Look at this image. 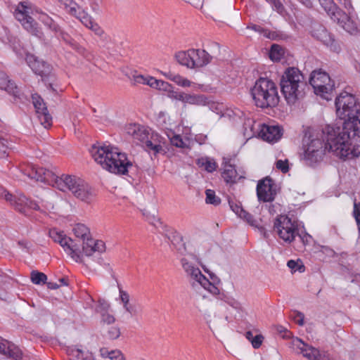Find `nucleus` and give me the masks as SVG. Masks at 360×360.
I'll use <instances>...</instances> for the list:
<instances>
[{
	"mask_svg": "<svg viewBox=\"0 0 360 360\" xmlns=\"http://www.w3.org/2000/svg\"><path fill=\"white\" fill-rule=\"evenodd\" d=\"M21 169L31 179L46 183L65 193L70 192L85 203L90 204L94 200L95 193L91 187L77 176L65 174L59 176L52 170L34 165H28Z\"/></svg>",
	"mask_w": 360,
	"mask_h": 360,
	"instance_id": "f257e3e1",
	"label": "nucleus"
},
{
	"mask_svg": "<svg viewBox=\"0 0 360 360\" xmlns=\"http://www.w3.org/2000/svg\"><path fill=\"white\" fill-rule=\"evenodd\" d=\"M343 127L327 125L324 132L327 146L340 159H352L360 155V146H352L351 139L360 137V112L344 120Z\"/></svg>",
	"mask_w": 360,
	"mask_h": 360,
	"instance_id": "f03ea898",
	"label": "nucleus"
},
{
	"mask_svg": "<svg viewBox=\"0 0 360 360\" xmlns=\"http://www.w3.org/2000/svg\"><path fill=\"white\" fill-rule=\"evenodd\" d=\"M15 19L30 34L38 38L43 37V32L33 16L54 32L60 31L58 24L46 13L33 10L32 5L27 1L20 2L13 12Z\"/></svg>",
	"mask_w": 360,
	"mask_h": 360,
	"instance_id": "7ed1b4c3",
	"label": "nucleus"
},
{
	"mask_svg": "<svg viewBox=\"0 0 360 360\" xmlns=\"http://www.w3.org/2000/svg\"><path fill=\"white\" fill-rule=\"evenodd\" d=\"M90 153L104 169L116 174H126L132 162L127 155L112 145L93 146Z\"/></svg>",
	"mask_w": 360,
	"mask_h": 360,
	"instance_id": "20e7f679",
	"label": "nucleus"
},
{
	"mask_svg": "<svg viewBox=\"0 0 360 360\" xmlns=\"http://www.w3.org/2000/svg\"><path fill=\"white\" fill-rule=\"evenodd\" d=\"M324 131L325 127L322 130H309L303 139V155L308 164L320 161L326 151L333 153L327 146V135Z\"/></svg>",
	"mask_w": 360,
	"mask_h": 360,
	"instance_id": "39448f33",
	"label": "nucleus"
},
{
	"mask_svg": "<svg viewBox=\"0 0 360 360\" xmlns=\"http://www.w3.org/2000/svg\"><path fill=\"white\" fill-rule=\"evenodd\" d=\"M250 95L255 105L261 108H274L279 103L277 86L268 78L258 79L250 89Z\"/></svg>",
	"mask_w": 360,
	"mask_h": 360,
	"instance_id": "423d86ee",
	"label": "nucleus"
},
{
	"mask_svg": "<svg viewBox=\"0 0 360 360\" xmlns=\"http://www.w3.org/2000/svg\"><path fill=\"white\" fill-rule=\"evenodd\" d=\"M304 76L295 68H288L281 80V91L288 104H294L304 95Z\"/></svg>",
	"mask_w": 360,
	"mask_h": 360,
	"instance_id": "0eeeda50",
	"label": "nucleus"
},
{
	"mask_svg": "<svg viewBox=\"0 0 360 360\" xmlns=\"http://www.w3.org/2000/svg\"><path fill=\"white\" fill-rule=\"evenodd\" d=\"M309 83L316 95L327 101L331 100L335 84L328 73L321 70L313 71L311 74Z\"/></svg>",
	"mask_w": 360,
	"mask_h": 360,
	"instance_id": "6e6552de",
	"label": "nucleus"
},
{
	"mask_svg": "<svg viewBox=\"0 0 360 360\" xmlns=\"http://www.w3.org/2000/svg\"><path fill=\"white\" fill-rule=\"evenodd\" d=\"M336 115L341 120L360 113V105L354 95L343 91L335 99Z\"/></svg>",
	"mask_w": 360,
	"mask_h": 360,
	"instance_id": "1a4fd4ad",
	"label": "nucleus"
},
{
	"mask_svg": "<svg viewBox=\"0 0 360 360\" xmlns=\"http://www.w3.org/2000/svg\"><path fill=\"white\" fill-rule=\"evenodd\" d=\"M274 229L278 237L287 243L293 241L298 234L297 223L286 215L277 217L274 221Z\"/></svg>",
	"mask_w": 360,
	"mask_h": 360,
	"instance_id": "9d476101",
	"label": "nucleus"
},
{
	"mask_svg": "<svg viewBox=\"0 0 360 360\" xmlns=\"http://www.w3.org/2000/svg\"><path fill=\"white\" fill-rule=\"evenodd\" d=\"M50 237L58 243L70 257L76 262H82V251L75 241L68 237L63 231L56 229L49 231Z\"/></svg>",
	"mask_w": 360,
	"mask_h": 360,
	"instance_id": "9b49d317",
	"label": "nucleus"
},
{
	"mask_svg": "<svg viewBox=\"0 0 360 360\" xmlns=\"http://www.w3.org/2000/svg\"><path fill=\"white\" fill-rule=\"evenodd\" d=\"M193 261H195L206 273L210 274L213 282H216L217 281L218 282L219 281L214 274H210L209 270L203 264L202 259L193 254L186 255L181 259V266L188 278L195 273H198V271L200 270V269L193 264Z\"/></svg>",
	"mask_w": 360,
	"mask_h": 360,
	"instance_id": "f8f14e48",
	"label": "nucleus"
},
{
	"mask_svg": "<svg viewBox=\"0 0 360 360\" xmlns=\"http://www.w3.org/2000/svg\"><path fill=\"white\" fill-rule=\"evenodd\" d=\"M148 134L142 147L154 155L165 153L166 139L151 129H149Z\"/></svg>",
	"mask_w": 360,
	"mask_h": 360,
	"instance_id": "ddd939ff",
	"label": "nucleus"
},
{
	"mask_svg": "<svg viewBox=\"0 0 360 360\" xmlns=\"http://www.w3.org/2000/svg\"><path fill=\"white\" fill-rule=\"evenodd\" d=\"M158 72L164 76L166 79L173 82L177 86L182 88H192L195 91H206V87L202 84L194 82L188 78L181 75L179 73L172 72H163L158 70Z\"/></svg>",
	"mask_w": 360,
	"mask_h": 360,
	"instance_id": "4468645a",
	"label": "nucleus"
},
{
	"mask_svg": "<svg viewBox=\"0 0 360 360\" xmlns=\"http://www.w3.org/2000/svg\"><path fill=\"white\" fill-rule=\"evenodd\" d=\"M312 35L329 47L330 51L333 52L340 51L339 44L323 25H315L312 30Z\"/></svg>",
	"mask_w": 360,
	"mask_h": 360,
	"instance_id": "2eb2a0df",
	"label": "nucleus"
},
{
	"mask_svg": "<svg viewBox=\"0 0 360 360\" xmlns=\"http://www.w3.org/2000/svg\"><path fill=\"white\" fill-rule=\"evenodd\" d=\"M63 5L65 11L70 15L78 18L80 22L88 27L94 21L90 15L72 0H59Z\"/></svg>",
	"mask_w": 360,
	"mask_h": 360,
	"instance_id": "dca6fc26",
	"label": "nucleus"
},
{
	"mask_svg": "<svg viewBox=\"0 0 360 360\" xmlns=\"http://www.w3.org/2000/svg\"><path fill=\"white\" fill-rule=\"evenodd\" d=\"M33 105L36 109L37 117L44 128H49L52 125V117L49 113L47 108L43 99L37 94L32 96Z\"/></svg>",
	"mask_w": 360,
	"mask_h": 360,
	"instance_id": "f3484780",
	"label": "nucleus"
},
{
	"mask_svg": "<svg viewBox=\"0 0 360 360\" xmlns=\"http://www.w3.org/2000/svg\"><path fill=\"white\" fill-rule=\"evenodd\" d=\"M149 129L150 128L138 124H129L124 128L126 134L134 143L141 146L149 134Z\"/></svg>",
	"mask_w": 360,
	"mask_h": 360,
	"instance_id": "a211bd4d",
	"label": "nucleus"
},
{
	"mask_svg": "<svg viewBox=\"0 0 360 360\" xmlns=\"http://www.w3.org/2000/svg\"><path fill=\"white\" fill-rule=\"evenodd\" d=\"M292 346L297 353L308 360H316L320 355V351L317 348L305 343L298 338L292 339Z\"/></svg>",
	"mask_w": 360,
	"mask_h": 360,
	"instance_id": "6ab92c4d",
	"label": "nucleus"
},
{
	"mask_svg": "<svg viewBox=\"0 0 360 360\" xmlns=\"http://www.w3.org/2000/svg\"><path fill=\"white\" fill-rule=\"evenodd\" d=\"M259 136L269 143L278 141L283 135V129L278 125L262 124L260 127Z\"/></svg>",
	"mask_w": 360,
	"mask_h": 360,
	"instance_id": "aec40b11",
	"label": "nucleus"
},
{
	"mask_svg": "<svg viewBox=\"0 0 360 360\" xmlns=\"http://www.w3.org/2000/svg\"><path fill=\"white\" fill-rule=\"evenodd\" d=\"M257 194L259 200L264 202L272 201L275 194L273 190L272 180L265 178L259 181L257 186Z\"/></svg>",
	"mask_w": 360,
	"mask_h": 360,
	"instance_id": "412c9836",
	"label": "nucleus"
},
{
	"mask_svg": "<svg viewBox=\"0 0 360 360\" xmlns=\"http://www.w3.org/2000/svg\"><path fill=\"white\" fill-rule=\"evenodd\" d=\"M25 60L35 74L44 77L51 73V67L46 62L39 60L35 56L27 54Z\"/></svg>",
	"mask_w": 360,
	"mask_h": 360,
	"instance_id": "4be33fe9",
	"label": "nucleus"
},
{
	"mask_svg": "<svg viewBox=\"0 0 360 360\" xmlns=\"http://www.w3.org/2000/svg\"><path fill=\"white\" fill-rule=\"evenodd\" d=\"M0 199H4L9 202L16 210L22 212L25 210V206L22 205L21 202L26 200V197L22 194L18 193L17 195H13L10 193L5 188L0 185Z\"/></svg>",
	"mask_w": 360,
	"mask_h": 360,
	"instance_id": "5701e85b",
	"label": "nucleus"
},
{
	"mask_svg": "<svg viewBox=\"0 0 360 360\" xmlns=\"http://www.w3.org/2000/svg\"><path fill=\"white\" fill-rule=\"evenodd\" d=\"M192 69L203 68L211 63L212 56L206 51L200 49H191Z\"/></svg>",
	"mask_w": 360,
	"mask_h": 360,
	"instance_id": "b1692460",
	"label": "nucleus"
},
{
	"mask_svg": "<svg viewBox=\"0 0 360 360\" xmlns=\"http://www.w3.org/2000/svg\"><path fill=\"white\" fill-rule=\"evenodd\" d=\"M181 102L184 105H191L195 106H205L209 103L207 96L204 94H191L182 91Z\"/></svg>",
	"mask_w": 360,
	"mask_h": 360,
	"instance_id": "393cba45",
	"label": "nucleus"
},
{
	"mask_svg": "<svg viewBox=\"0 0 360 360\" xmlns=\"http://www.w3.org/2000/svg\"><path fill=\"white\" fill-rule=\"evenodd\" d=\"M82 251V261L83 256H91L94 252H103L105 251V243L101 240H94L91 237L86 242L85 245H82L80 248Z\"/></svg>",
	"mask_w": 360,
	"mask_h": 360,
	"instance_id": "a878e982",
	"label": "nucleus"
},
{
	"mask_svg": "<svg viewBox=\"0 0 360 360\" xmlns=\"http://www.w3.org/2000/svg\"><path fill=\"white\" fill-rule=\"evenodd\" d=\"M0 353L14 360H21L22 354L20 349L0 337Z\"/></svg>",
	"mask_w": 360,
	"mask_h": 360,
	"instance_id": "bb28decb",
	"label": "nucleus"
},
{
	"mask_svg": "<svg viewBox=\"0 0 360 360\" xmlns=\"http://www.w3.org/2000/svg\"><path fill=\"white\" fill-rule=\"evenodd\" d=\"M72 231L75 236L81 242V244H78L79 248H82V245H85L86 242H88L89 239L91 237L89 228L83 224H75Z\"/></svg>",
	"mask_w": 360,
	"mask_h": 360,
	"instance_id": "cd10ccee",
	"label": "nucleus"
},
{
	"mask_svg": "<svg viewBox=\"0 0 360 360\" xmlns=\"http://www.w3.org/2000/svg\"><path fill=\"white\" fill-rule=\"evenodd\" d=\"M221 176L224 180L228 184L235 183L237 179L241 177L238 176L234 166L228 162H225L223 165V172Z\"/></svg>",
	"mask_w": 360,
	"mask_h": 360,
	"instance_id": "c85d7f7f",
	"label": "nucleus"
},
{
	"mask_svg": "<svg viewBox=\"0 0 360 360\" xmlns=\"http://www.w3.org/2000/svg\"><path fill=\"white\" fill-rule=\"evenodd\" d=\"M175 59L176 62L186 67L188 69L192 70V53L191 49H188L187 51H181L175 54Z\"/></svg>",
	"mask_w": 360,
	"mask_h": 360,
	"instance_id": "c756f323",
	"label": "nucleus"
},
{
	"mask_svg": "<svg viewBox=\"0 0 360 360\" xmlns=\"http://www.w3.org/2000/svg\"><path fill=\"white\" fill-rule=\"evenodd\" d=\"M0 89L5 90L8 94L15 95L17 86L11 81L5 72L0 70Z\"/></svg>",
	"mask_w": 360,
	"mask_h": 360,
	"instance_id": "7c9ffc66",
	"label": "nucleus"
},
{
	"mask_svg": "<svg viewBox=\"0 0 360 360\" xmlns=\"http://www.w3.org/2000/svg\"><path fill=\"white\" fill-rule=\"evenodd\" d=\"M230 207L231 210L240 218L244 219L250 224H253L254 219L253 217L247 212L240 205L235 202H229Z\"/></svg>",
	"mask_w": 360,
	"mask_h": 360,
	"instance_id": "2f4dec72",
	"label": "nucleus"
},
{
	"mask_svg": "<svg viewBox=\"0 0 360 360\" xmlns=\"http://www.w3.org/2000/svg\"><path fill=\"white\" fill-rule=\"evenodd\" d=\"M103 358H108L110 360H125L124 355L119 349L109 351L107 348L103 347L99 350Z\"/></svg>",
	"mask_w": 360,
	"mask_h": 360,
	"instance_id": "473e14b6",
	"label": "nucleus"
},
{
	"mask_svg": "<svg viewBox=\"0 0 360 360\" xmlns=\"http://www.w3.org/2000/svg\"><path fill=\"white\" fill-rule=\"evenodd\" d=\"M197 165L208 172L215 171L217 167L216 162L213 159L207 157L199 158L197 160Z\"/></svg>",
	"mask_w": 360,
	"mask_h": 360,
	"instance_id": "72a5a7b5",
	"label": "nucleus"
},
{
	"mask_svg": "<svg viewBox=\"0 0 360 360\" xmlns=\"http://www.w3.org/2000/svg\"><path fill=\"white\" fill-rule=\"evenodd\" d=\"M285 54V50L278 44H273L270 49L269 56L272 61H280Z\"/></svg>",
	"mask_w": 360,
	"mask_h": 360,
	"instance_id": "f704fd0d",
	"label": "nucleus"
},
{
	"mask_svg": "<svg viewBox=\"0 0 360 360\" xmlns=\"http://www.w3.org/2000/svg\"><path fill=\"white\" fill-rule=\"evenodd\" d=\"M171 85L172 84L168 82L164 81L162 79H158L153 77L150 87L165 94Z\"/></svg>",
	"mask_w": 360,
	"mask_h": 360,
	"instance_id": "c9c22d12",
	"label": "nucleus"
},
{
	"mask_svg": "<svg viewBox=\"0 0 360 360\" xmlns=\"http://www.w3.org/2000/svg\"><path fill=\"white\" fill-rule=\"evenodd\" d=\"M152 78V76L144 75L135 72L132 74L131 79L135 84H143L150 86Z\"/></svg>",
	"mask_w": 360,
	"mask_h": 360,
	"instance_id": "e433bc0d",
	"label": "nucleus"
},
{
	"mask_svg": "<svg viewBox=\"0 0 360 360\" xmlns=\"http://www.w3.org/2000/svg\"><path fill=\"white\" fill-rule=\"evenodd\" d=\"M330 18L338 24L342 23L345 19H347L348 15L340 10L338 6L335 7L331 13L328 15Z\"/></svg>",
	"mask_w": 360,
	"mask_h": 360,
	"instance_id": "4c0bfd02",
	"label": "nucleus"
},
{
	"mask_svg": "<svg viewBox=\"0 0 360 360\" xmlns=\"http://www.w3.org/2000/svg\"><path fill=\"white\" fill-rule=\"evenodd\" d=\"M205 202L207 204L217 206L221 203V199L216 195L214 191L212 189H207L205 191Z\"/></svg>",
	"mask_w": 360,
	"mask_h": 360,
	"instance_id": "58836bf2",
	"label": "nucleus"
},
{
	"mask_svg": "<svg viewBox=\"0 0 360 360\" xmlns=\"http://www.w3.org/2000/svg\"><path fill=\"white\" fill-rule=\"evenodd\" d=\"M340 25L347 32L353 34L356 32L357 26L356 22L351 19V18L348 15L347 19H345L342 23H340Z\"/></svg>",
	"mask_w": 360,
	"mask_h": 360,
	"instance_id": "ea45409f",
	"label": "nucleus"
},
{
	"mask_svg": "<svg viewBox=\"0 0 360 360\" xmlns=\"http://www.w3.org/2000/svg\"><path fill=\"white\" fill-rule=\"evenodd\" d=\"M69 360H91V357L85 354L83 351L79 349H72L69 354Z\"/></svg>",
	"mask_w": 360,
	"mask_h": 360,
	"instance_id": "a19ab883",
	"label": "nucleus"
},
{
	"mask_svg": "<svg viewBox=\"0 0 360 360\" xmlns=\"http://www.w3.org/2000/svg\"><path fill=\"white\" fill-rule=\"evenodd\" d=\"M200 286L214 295L219 294L220 290L219 288L214 283L210 282L207 278L202 283Z\"/></svg>",
	"mask_w": 360,
	"mask_h": 360,
	"instance_id": "79ce46f5",
	"label": "nucleus"
},
{
	"mask_svg": "<svg viewBox=\"0 0 360 360\" xmlns=\"http://www.w3.org/2000/svg\"><path fill=\"white\" fill-rule=\"evenodd\" d=\"M200 286L214 295L219 294L220 290L219 288L214 283L210 282L207 278L202 283Z\"/></svg>",
	"mask_w": 360,
	"mask_h": 360,
	"instance_id": "37998d69",
	"label": "nucleus"
},
{
	"mask_svg": "<svg viewBox=\"0 0 360 360\" xmlns=\"http://www.w3.org/2000/svg\"><path fill=\"white\" fill-rule=\"evenodd\" d=\"M167 90L168 91H167L165 94L168 98H169L172 100L181 102L183 91L176 90L172 84L169 86V88Z\"/></svg>",
	"mask_w": 360,
	"mask_h": 360,
	"instance_id": "c03bdc74",
	"label": "nucleus"
},
{
	"mask_svg": "<svg viewBox=\"0 0 360 360\" xmlns=\"http://www.w3.org/2000/svg\"><path fill=\"white\" fill-rule=\"evenodd\" d=\"M47 280V276L44 274L39 271H32L31 274V281L33 283L39 285L45 283Z\"/></svg>",
	"mask_w": 360,
	"mask_h": 360,
	"instance_id": "a18cd8bd",
	"label": "nucleus"
},
{
	"mask_svg": "<svg viewBox=\"0 0 360 360\" xmlns=\"http://www.w3.org/2000/svg\"><path fill=\"white\" fill-rule=\"evenodd\" d=\"M322 8L329 15L331 12L335 9L337 5L335 4L333 0H319Z\"/></svg>",
	"mask_w": 360,
	"mask_h": 360,
	"instance_id": "49530a36",
	"label": "nucleus"
},
{
	"mask_svg": "<svg viewBox=\"0 0 360 360\" xmlns=\"http://www.w3.org/2000/svg\"><path fill=\"white\" fill-rule=\"evenodd\" d=\"M21 202L22 203V205L25 206V210L21 212L22 213H25L28 210H38L40 209V206L37 202L27 198L25 201Z\"/></svg>",
	"mask_w": 360,
	"mask_h": 360,
	"instance_id": "de8ad7c7",
	"label": "nucleus"
},
{
	"mask_svg": "<svg viewBox=\"0 0 360 360\" xmlns=\"http://www.w3.org/2000/svg\"><path fill=\"white\" fill-rule=\"evenodd\" d=\"M107 335L111 340H115L120 335V330L119 327L115 326H109L107 330Z\"/></svg>",
	"mask_w": 360,
	"mask_h": 360,
	"instance_id": "09e8293b",
	"label": "nucleus"
},
{
	"mask_svg": "<svg viewBox=\"0 0 360 360\" xmlns=\"http://www.w3.org/2000/svg\"><path fill=\"white\" fill-rule=\"evenodd\" d=\"M206 277L202 274L201 271L199 270L198 273H195L193 275L189 280L193 283V285L198 284L201 285L202 283L205 280Z\"/></svg>",
	"mask_w": 360,
	"mask_h": 360,
	"instance_id": "8fccbe9b",
	"label": "nucleus"
},
{
	"mask_svg": "<svg viewBox=\"0 0 360 360\" xmlns=\"http://www.w3.org/2000/svg\"><path fill=\"white\" fill-rule=\"evenodd\" d=\"M171 143L178 148H185L186 143L183 141L180 135H174L170 138Z\"/></svg>",
	"mask_w": 360,
	"mask_h": 360,
	"instance_id": "3c124183",
	"label": "nucleus"
},
{
	"mask_svg": "<svg viewBox=\"0 0 360 360\" xmlns=\"http://www.w3.org/2000/svg\"><path fill=\"white\" fill-rule=\"evenodd\" d=\"M119 295L123 307L129 304L130 297L127 291L122 290L121 288H119Z\"/></svg>",
	"mask_w": 360,
	"mask_h": 360,
	"instance_id": "603ef678",
	"label": "nucleus"
},
{
	"mask_svg": "<svg viewBox=\"0 0 360 360\" xmlns=\"http://www.w3.org/2000/svg\"><path fill=\"white\" fill-rule=\"evenodd\" d=\"M270 4L273 10L276 11L279 14L283 15L285 13V8L280 0H273Z\"/></svg>",
	"mask_w": 360,
	"mask_h": 360,
	"instance_id": "864d4df0",
	"label": "nucleus"
},
{
	"mask_svg": "<svg viewBox=\"0 0 360 360\" xmlns=\"http://www.w3.org/2000/svg\"><path fill=\"white\" fill-rule=\"evenodd\" d=\"M276 167L283 173H286L289 170L288 161L287 160H279L276 162Z\"/></svg>",
	"mask_w": 360,
	"mask_h": 360,
	"instance_id": "5fc2aeb1",
	"label": "nucleus"
},
{
	"mask_svg": "<svg viewBox=\"0 0 360 360\" xmlns=\"http://www.w3.org/2000/svg\"><path fill=\"white\" fill-rule=\"evenodd\" d=\"M264 340V336L262 334H258L255 336V338L251 341V344L253 348L258 349L262 345V342Z\"/></svg>",
	"mask_w": 360,
	"mask_h": 360,
	"instance_id": "6e6d98bb",
	"label": "nucleus"
},
{
	"mask_svg": "<svg viewBox=\"0 0 360 360\" xmlns=\"http://www.w3.org/2000/svg\"><path fill=\"white\" fill-rule=\"evenodd\" d=\"M287 265L290 269L295 271H299L302 272L304 271V269L303 265L300 264L299 262H295L294 260H289L287 263Z\"/></svg>",
	"mask_w": 360,
	"mask_h": 360,
	"instance_id": "4d7b16f0",
	"label": "nucleus"
},
{
	"mask_svg": "<svg viewBox=\"0 0 360 360\" xmlns=\"http://www.w3.org/2000/svg\"><path fill=\"white\" fill-rule=\"evenodd\" d=\"M8 141L4 139H0V158H4L7 154L8 149Z\"/></svg>",
	"mask_w": 360,
	"mask_h": 360,
	"instance_id": "13d9d810",
	"label": "nucleus"
},
{
	"mask_svg": "<svg viewBox=\"0 0 360 360\" xmlns=\"http://www.w3.org/2000/svg\"><path fill=\"white\" fill-rule=\"evenodd\" d=\"M87 28L92 30L98 36H102L104 33L103 29L94 21Z\"/></svg>",
	"mask_w": 360,
	"mask_h": 360,
	"instance_id": "bf43d9fd",
	"label": "nucleus"
},
{
	"mask_svg": "<svg viewBox=\"0 0 360 360\" xmlns=\"http://www.w3.org/2000/svg\"><path fill=\"white\" fill-rule=\"evenodd\" d=\"M226 302L236 309L240 310L242 309L241 304L233 297H227Z\"/></svg>",
	"mask_w": 360,
	"mask_h": 360,
	"instance_id": "052dcab7",
	"label": "nucleus"
},
{
	"mask_svg": "<svg viewBox=\"0 0 360 360\" xmlns=\"http://www.w3.org/2000/svg\"><path fill=\"white\" fill-rule=\"evenodd\" d=\"M283 34L276 31H269L266 36L273 40H278L283 38Z\"/></svg>",
	"mask_w": 360,
	"mask_h": 360,
	"instance_id": "680f3d73",
	"label": "nucleus"
},
{
	"mask_svg": "<svg viewBox=\"0 0 360 360\" xmlns=\"http://www.w3.org/2000/svg\"><path fill=\"white\" fill-rule=\"evenodd\" d=\"M293 319L295 321V322L296 323H297L298 325L300 326H303L304 323V316L302 313L301 312H297L294 317H293Z\"/></svg>",
	"mask_w": 360,
	"mask_h": 360,
	"instance_id": "e2e57ef3",
	"label": "nucleus"
},
{
	"mask_svg": "<svg viewBox=\"0 0 360 360\" xmlns=\"http://www.w3.org/2000/svg\"><path fill=\"white\" fill-rule=\"evenodd\" d=\"M354 215L357 223L358 228L360 230V205H354Z\"/></svg>",
	"mask_w": 360,
	"mask_h": 360,
	"instance_id": "0e129e2a",
	"label": "nucleus"
},
{
	"mask_svg": "<svg viewBox=\"0 0 360 360\" xmlns=\"http://www.w3.org/2000/svg\"><path fill=\"white\" fill-rule=\"evenodd\" d=\"M115 318L112 315L110 314H103V321L108 324H111L115 322Z\"/></svg>",
	"mask_w": 360,
	"mask_h": 360,
	"instance_id": "69168bd1",
	"label": "nucleus"
},
{
	"mask_svg": "<svg viewBox=\"0 0 360 360\" xmlns=\"http://www.w3.org/2000/svg\"><path fill=\"white\" fill-rule=\"evenodd\" d=\"M316 360H333V359L330 356L329 354L325 352L320 351V355L318 356Z\"/></svg>",
	"mask_w": 360,
	"mask_h": 360,
	"instance_id": "338daca9",
	"label": "nucleus"
},
{
	"mask_svg": "<svg viewBox=\"0 0 360 360\" xmlns=\"http://www.w3.org/2000/svg\"><path fill=\"white\" fill-rule=\"evenodd\" d=\"M124 309L127 312L130 314L131 316H134L136 314V309L135 308L131 305L130 304L127 305V307H124Z\"/></svg>",
	"mask_w": 360,
	"mask_h": 360,
	"instance_id": "774afa93",
	"label": "nucleus"
}]
</instances>
